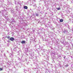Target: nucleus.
<instances>
[{
    "label": "nucleus",
    "instance_id": "ea45409f",
    "mask_svg": "<svg viewBox=\"0 0 73 73\" xmlns=\"http://www.w3.org/2000/svg\"><path fill=\"white\" fill-rule=\"evenodd\" d=\"M42 54H43L42 53Z\"/></svg>",
    "mask_w": 73,
    "mask_h": 73
},
{
    "label": "nucleus",
    "instance_id": "e433bc0d",
    "mask_svg": "<svg viewBox=\"0 0 73 73\" xmlns=\"http://www.w3.org/2000/svg\"><path fill=\"white\" fill-rule=\"evenodd\" d=\"M72 55L73 56V53H72Z\"/></svg>",
    "mask_w": 73,
    "mask_h": 73
},
{
    "label": "nucleus",
    "instance_id": "9d476101",
    "mask_svg": "<svg viewBox=\"0 0 73 73\" xmlns=\"http://www.w3.org/2000/svg\"><path fill=\"white\" fill-rule=\"evenodd\" d=\"M72 38V37L68 36V40H70V38Z\"/></svg>",
    "mask_w": 73,
    "mask_h": 73
},
{
    "label": "nucleus",
    "instance_id": "393cba45",
    "mask_svg": "<svg viewBox=\"0 0 73 73\" xmlns=\"http://www.w3.org/2000/svg\"><path fill=\"white\" fill-rule=\"evenodd\" d=\"M15 50H16V48H15L13 49V50L14 51H15Z\"/></svg>",
    "mask_w": 73,
    "mask_h": 73
},
{
    "label": "nucleus",
    "instance_id": "4c0bfd02",
    "mask_svg": "<svg viewBox=\"0 0 73 73\" xmlns=\"http://www.w3.org/2000/svg\"><path fill=\"white\" fill-rule=\"evenodd\" d=\"M63 1H64V0H62Z\"/></svg>",
    "mask_w": 73,
    "mask_h": 73
},
{
    "label": "nucleus",
    "instance_id": "7ed1b4c3",
    "mask_svg": "<svg viewBox=\"0 0 73 73\" xmlns=\"http://www.w3.org/2000/svg\"><path fill=\"white\" fill-rule=\"evenodd\" d=\"M35 38H34L33 39H30V42H35Z\"/></svg>",
    "mask_w": 73,
    "mask_h": 73
},
{
    "label": "nucleus",
    "instance_id": "c9c22d12",
    "mask_svg": "<svg viewBox=\"0 0 73 73\" xmlns=\"http://www.w3.org/2000/svg\"><path fill=\"white\" fill-rule=\"evenodd\" d=\"M0 13H1V12L0 11Z\"/></svg>",
    "mask_w": 73,
    "mask_h": 73
},
{
    "label": "nucleus",
    "instance_id": "2eb2a0df",
    "mask_svg": "<svg viewBox=\"0 0 73 73\" xmlns=\"http://www.w3.org/2000/svg\"><path fill=\"white\" fill-rule=\"evenodd\" d=\"M57 65L58 66H61V64H60V63H59V64H57Z\"/></svg>",
    "mask_w": 73,
    "mask_h": 73
},
{
    "label": "nucleus",
    "instance_id": "6ab92c4d",
    "mask_svg": "<svg viewBox=\"0 0 73 73\" xmlns=\"http://www.w3.org/2000/svg\"><path fill=\"white\" fill-rule=\"evenodd\" d=\"M0 70H3V69H2V68H0Z\"/></svg>",
    "mask_w": 73,
    "mask_h": 73
},
{
    "label": "nucleus",
    "instance_id": "423d86ee",
    "mask_svg": "<svg viewBox=\"0 0 73 73\" xmlns=\"http://www.w3.org/2000/svg\"><path fill=\"white\" fill-rule=\"evenodd\" d=\"M10 56V57H11V58L13 57V53H12V54H11Z\"/></svg>",
    "mask_w": 73,
    "mask_h": 73
},
{
    "label": "nucleus",
    "instance_id": "a19ab883",
    "mask_svg": "<svg viewBox=\"0 0 73 73\" xmlns=\"http://www.w3.org/2000/svg\"><path fill=\"white\" fill-rule=\"evenodd\" d=\"M65 42H66L65 41Z\"/></svg>",
    "mask_w": 73,
    "mask_h": 73
},
{
    "label": "nucleus",
    "instance_id": "412c9836",
    "mask_svg": "<svg viewBox=\"0 0 73 73\" xmlns=\"http://www.w3.org/2000/svg\"><path fill=\"white\" fill-rule=\"evenodd\" d=\"M15 8H16V9H17V6H16L15 7Z\"/></svg>",
    "mask_w": 73,
    "mask_h": 73
},
{
    "label": "nucleus",
    "instance_id": "4468645a",
    "mask_svg": "<svg viewBox=\"0 0 73 73\" xmlns=\"http://www.w3.org/2000/svg\"><path fill=\"white\" fill-rule=\"evenodd\" d=\"M17 14V13H15V14H14V15L15 16H17V14Z\"/></svg>",
    "mask_w": 73,
    "mask_h": 73
},
{
    "label": "nucleus",
    "instance_id": "1a4fd4ad",
    "mask_svg": "<svg viewBox=\"0 0 73 73\" xmlns=\"http://www.w3.org/2000/svg\"><path fill=\"white\" fill-rule=\"evenodd\" d=\"M35 15H36V16H37V17H38L39 16V14L38 13H36L35 14Z\"/></svg>",
    "mask_w": 73,
    "mask_h": 73
},
{
    "label": "nucleus",
    "instance_id": "a878e982",
    "mask_svg": "<svg viewBox=\"0 0 73 73\" xmlns=\"http://www.w3.org/2000/svg\"><path fill=\"white\" fill-rule=\"evenodd\" d=\"M18 60H19V61H20V60H21V59H20V58H19L18 59Z\"/></svg>",
    "mask_w": 73,
    "mask_h": 73
},
{
    "label": "nucleus",
    "instance_id": "f257e3e1",
    "mask_svg": "<svg viewBox=\"0 0 73 73\" xmlns=\"http://www.w3.org/2000/svg\"><path fill=\"white\" fill-rule=\"evenodd\" d=\"M35 46H36L37 48H38V49H40L41 50H42V48H43V46H40L39 44L36 45H35Z\"/></svg>",
    "mask_w": 73,
    "mask_h": 73
},
{
    "label": "nucleus",
    "instance_id": "58836bf2",
    "mask_svg": "<svg viewBox=\"0 0 73 73\" xmlns=\"http://www.w3.org/2000/svg\"><path fill=\"white\" fill-rule=\"evenodd\" d=\"M17 9H16V10H17Z\"/></svg>",
    "mask_w": 73,
    "mask_h": 73
},
{
    "label": "nucleus",
    "instance_id": "cd10ccee",
    "mask_svg": "<svg viewBox=\"0 0 73 73\" xmlns=\"http://www.w3.org/2000/svg\"><path fill=\"white\" fill-rule=\"evenodd\" d=\"M71 58H73V56H71Z\"/></svg>",
    "mask_w": 73,
    "mask_h": 73
},
{
    "label": "nucleus",
    "instance_id": "f8f14e48",
    "mask_svg": "<svg viewBox=\"0 0 73 73\" xmlns=\"http://www.w3.org/2000/svg\"><path fill=\"white\" fill-rule=\"evenodd\" d=\"M6 37L7 38H10V36H7Z\"/></svg>",
    "mask_w": 73,
    "mask_h": 73
},
{
    "label": "nucleus",
    "instance_id": "b1692460",
    "mask_svg": "<svg viewBox=\"0 0 73 73\" xmlns=\"http://www.w3.org/2000/svg\"><path fill=\"white\" fill-rule=\"evenodd\" d=\"M15 4H16V1H15Z\"/></svg>",
    "mask_w": 73,
    "mask_h": 73
},
{
    "label": "nucleus",
    "instance_id": "4be33fe9",
    "mask_svg": "<svg viewBox=\"0 0 73 73\" xmlns=\"http://www.w3.org/2000/svg\"><path fill=\"white\" fill-rule=\"evenodd\" d=\"M7 46H9V43H7Z\"/></svg>",
    "mask_w": 73,
    "mask_h": 73
},
{
    "label": "nucleus",
    "instance_id": "f03ea898",
    "mask_svg": "<svg viewBox=\"0 0 73 73\" xmlns=\"http://www.w3.org/2000/svg\"><path fill=\"white\" fill-rule=\"evenodd\" d=\"M59 50H62V49L63 48V46H61L58 47Z\"/></svg>",
    "mask_w": 73,
    "mask_h": 73
},
{
    "label": "nucleus",
    "instance_id": "2f4dec72",
    "mask_svg": "<svg viewBox=\"0 0 73 73\" xmlns=\"http://www.w3.org/2000/svg\"><path fill=\"white\" fill-rule=\"evenodd\" d=\"M1 53H3V51H1Z\"/></svg>",
    "mask_w": 73,
    "mask_h": 73
},
{
    "label": "nucleus",
    "instance_id": "c85d7f7f",
    "mask_svg": "<svg viewBox=\"0 0 73 73\" xmlns=\"http://www.w3.org/2000/svg\"><path fill=\"white\" fill-rule=\"evenodd\" d=\"M7 42H9L10 41H9V40H8V41H7Z\"/></svg>",
    "mask_w": 73,
    "mask_h": 73
},
{
    "label": "nucleus",
    "instance_id": "a211bd4d",
    "mask_svg": "<svg viewBox=\"0 0 73 73\" xmlns=\"http://www.w3.org/2000/svg\"><path fill=\"white\" fill-rule=\"evenodd\" d=\"M60 8H57V9L58 10H60Z\"/></svg>",
    "mask_w": 73,
    "mask_h": 73
},
{
    "label": "nucleus",
    "instance_id": "aec40b11",
    "mask_svg": "<svg viewBox=\"0 0 73 73\" xmlns=\"http://www.w3.org/2000/svg\"><path fill=\"white\" fill-rule=\"evenodd\" d=\"M34 5L35 6V8H36V4H35Z\"/></svg>",
    "mask_w": 73,
    "mask_h": 73
},
{
    "label": "nucleus",
    "instance_id": "9b49d317",
    "mask_svg": "<svg viewBox=\"0 0 73 73\" xmlns=\"http://www.w3.org/2000/svg\"><path fill=\"white\" fill-rule=\"evenodd\" d=\"M63 19H61L60 20V22H62L63 21Z\"/></svg>",
    "mask_w": 73,
    "mask_h": 73
},
{
    "label": "nucleus",
    "instance_id": "0eeeda50",
    "mask_svg": "<svg viewBox=\"0 0 73 73\" xmlns=\"http://www.w3.org/2000/svg\"><path fill=\"white\" fill-rule=\"evenodd\" d=\"M24 9H28V7L27 6H24Z\"/></svg>",
    "mask_w": 73,
    "mask_h": 73
},
{
    "label": "nucleus",
    "instance_id": "ddd939ff",
    "mask_svg": "<svg viewBox=\"0 0 73 73\" xmlns=\"http://www.w3.org/2000/svg\"><path fill=\"white\" fill-rule=\"evenodd\" d=\"M43 50L44 52H46V50L45 49H43Z\"/></svg>",
    "mask_w": 73,
    "mask_h": 73
},
{
    "label": "nucleus",
    "instance_id": "39448f33",
    "mask_svg": "<svg viewBox=\"0 0 73 73\" xmlns=\"http://www.w3.org/2000/svg\"><path fill=\"white\" fill-rule=\"evenodd\" d=\"M52 58H56V56H55V55H52L51 56Z\"/></svg>",
    "mask_w": 73,
    "mask_h": 73
},
{
    "label": "nucleus",
    "instance_id": "dca6fc26",
    "mask_svg": "<svg viewBox=\"0 0 73 73\" xmlns=\"http://www.w3.org/2000/svg\"><path fill=\"white\" fill-rule=\"evenodd\" d=\"M64 59H66V56H64L63 57Z\"/></svg>",
    "mask_w": 73,
    "mask_h": 73
},
{
    "label": "nucleus",
    "instance_id": "20e7f679",
    "mask_svg": "<svg viewBox=\"0 0 73 73\" xmlns=\"http://www.w3.org/2000/svg\"><path fill=\"white\" fill-rule=\"evenodd\" d=\"M10 40L11 41H14L15 40V38L13 37H11L10 38Z\"/></svg>",
    "mask_w": 73,
    "mask_h": 73
},
{
    "label": "nucleus",
    "instance_id": "72a5a7b5",
    "mask_svg": "<svg viewBox=\"0 0 73 73\" xmlns=\"http://www.w3.org/2000/svg\"><path fill=\"white\" fill-rule=\"evenodd\" d=\"M64 42V41H62V42Z\"/></svg>",
    "mask_w": 73,
    "mask_h": 73
},
{
    "label": "nucleus",
    "instance_id": "bb28decb",
    "mask_svg": "<svg viewBox=\"0 0 73 73\" xmlns=\"http://www.w3.org/2000/svg\"><path fill=\"white\" fill-rule=\"evenodd\" d=\"M56 45H57V46H59V44H56Z\"/></svg>",
    "mask_w": 73,
    "mask_h": 73
},
{
    "label": "nucleus",
    "instance_id": "473e14b6",
    "mask_svg": "<svg viewBox=\"0 0 73 73\" xmlns=\"http://www.w3.org/2000/svg\"><path fill=\"white\" fill-rule=\"evenodd\" d=\"M18 3L19 4H20V3H19V2H18Z\"/></svg>",
    "mask_w": 73,
    "mask_h": 73
},
{
    "label": "nucleus",
    "instance_id": "c756f323",
    "mask_svg": "<svg viewBox=\"0 0 73 73\" xmlns=\"http://www.w3.org/2000/svg\"><path fill=\"white\" fill-rule=\"evenodd\" d=\"M34 7H35V5H33Z\"/></svg>",
    "mask_w": 73,
    "mask_h": 73
},
{
    "label": "nucleus",
    "instance_id": "7c9ffc66",
    "mask_svg": "<svg viewBox=\"0 0 73 73\" xmlns=\"http://www.w3.org/2000/svg\"><path fill=\"white\" fill-rule=\"evenodd\" d=\"M34 7H35V5H33Z\"/></svg>",
    "mask_w": 73,
    "mask_h": 73
},
{
    "label": "nucleus",
    "instance_id": "6e6552de",
    "mask_svg": "<svg viewBox=\"0 0 73 73\" xmlns=\"http://www.w3.org/2000/svg\"><path fill=\"white\" fill-rule=\"evenodd\" d=\"M21 43L22 44H24L25 43V40H23L21 41Z\"/></svg>",
    "mask_w": 73,
    "mask_h": 73
},
{
    "label": "nucleus",
    "instance_id": "f3484780",
    "mask_svg": "<svg viewBox=\"0 0 73 73\" xmlns=\"http://www.w3.org/2000/svg\"><path fill=\"white\" fill-rule=\"evenodd\" d=\"M15 20H14V19H13V22H15Z\"/></svg>",
    "mask_w": 73,
    "mask_h": 73
},
{
    "label": "nucleus",
    "instance_id": "5701e85b",
    "mask_svg": "<svg viewBox=\"0 0 73 73\" xmlns=\"http://www.w3.org/2000/svg\"><path fill=\"white\" fill-rule=\"evenodd\" d=\"M68 66H69V65H66V67H68Z\"/></svg>",
    "mask_w": 73,
    "mask_h": 73
},
{
    "label": "nucleus",
    "instance_id": "f704fd0d",
    "mask_svg": "<svg viewBox=\"0 0 73 73\" xmlns=\"http://www.w3.org/2000/svg\"><path fill=\"white\" fill-rule=\"evenodd\" d=\"M66 46H67V47H68V46H66Z\"/></svg>",
    "mask_w": 73,
    "mask_h": 73
}]
</instances>
